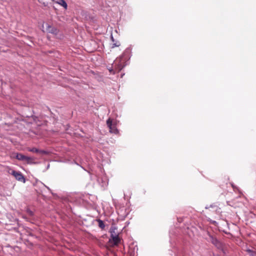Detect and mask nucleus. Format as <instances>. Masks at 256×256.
Segmentation results:
<instances>
[{"label":"nucleus","instance_id":"1","mask_svg":"<svg viewBox=\"0 0 256 256\" xmlns=\"http://www.w3.org/2000/svg\"><path fill=\"white\" fill-rule=\"evenodd\" d=\"M125 60L123 56H120L118 58H116L115 61L114 68L116 69L118 72L121 70L126 65Z\"/></svg>","mask_w":256,"mask_h":256},{"label":"nucleus","instance_id":"2","mask_svg":"<svg viewBox=\"0 0 256 256\" xmlns=\"http://www.w3.org/2000/svg\"><path fill=\"white\" fill-rule=\"evenodd\" d=\"M106 124L109 128L110 132L111 133H114V134H116L118 132V130L116 127V125L115 124H113L112 122V120L109 118L106 120Z\"/></svg>","mask_w":256,"mask_h":256},{"label":"nucleus","instance_id":"3","mask_svg":"<svg viewBox=\"0 0 256 256\" xmlns=\"http://www.w3.org/2000/svg\"><path fill=\"white\" fill-rule=\"evenodd\" d=\"M11 174L14 176L16 179L18 181L22 182L24 183L26 182V179L24 176L20 172L12 170Z\"/></svg>","mask_w":256,"mask_h":256},{"label":"nucleus","instance_id":"4","mask_svg":"<svg viewBox=\"0 0 256 256\" xmlns=\"http://www.w3.org/2000/svg\"><path fill=\"white\" fill-rule=\"evenodd\" d=\"M208 234L210 237V242L218 248H222L221 242L216 238L210 234L208 232Z\"/></svg>","mask_w":256,"mask_h":256},{"label":"nucleus","instance_id":"5","mask_svg":"<svg viewBox=\"0 0 256 256\" xmlns=\"http://www.w3.org/2000/svg\"><path fill=\"white\" fill-rule=\"evenodd\" d=\"M120 238L118 235L116 236H112L110 237L109 240V242L112 244L114 246H117L120 242Z\"/></svg>","mask_w":256,"mask_h":256},{"label":"nucleus","instance_id":"6","mask_svg":"<svg viewBox=\"0 0 256 256\" xmlns=\"http://www.w3.org/2000/svg\"><path fill=\"white\" fill-rule=\"evenodd\" d=\"M46 30L48 33H50L54 34H57L58 33V30L56 28L48 24H46Z\"/></svg>","mask_w":256,"mask_h":256},{"label":"nucleus","instance_id":"7","mask_svg":"<svg viewBox=\"0 0 256 256\" xmlns=\"http://www.w3.org/2000/svg\"><path fill=\"white\" fill-rule=\"evenodd\" d=\"M60 6H62L65 9L67 8V4L64 0H52Z\"/></svg>","mask_w":256,"mask_h":256},{"label":"nucleus","instance_id":"8","mask_svg":"<svg viewBox=\"0 0 256 256\" xmlns=\"http://www.w3.org/2000/svg\"><path fill=\"white\" fill-rule=\"evenodd\" d=\"M116 230H117V228L114 226L111 227V228H110V237L112 236H116L118 235L117 234Z\"/></svg>","mask_w":256,"mask_h":256},{"label":"nucleus","instance_id":"9","mask_svg":"<svg viewBox=\"0 0 256 256\" xmlns=\"http://www.w3.org/2000/svg\"><path fill=\"white\" fill-rule=\"evenodd\" d=\"M110 38H111L112 42H113V44H112V48L119 46H120V42L118 41H115L112 34L110 36Z\"/></svg>","mask_w":256,"mask_h":256},{"label":"nucleus","instance_id":"10","mask_svg":"<svg viewBox=\"0 0 256 256\" xmlns=\"http://www.w3.org/2000/svg\"><path fill=\"white\" fill-rule=\"evenodd\" d=\"M16 157L20 160L24 161L26 156L22 154H17Z\"/></svg>","mask_w":256,"mask_h":256},{"label":"nucleus","instance_id":"11","mask_svg":"<svg viewBox=\"0 0 256 256\" xmlns=\"http://www.w3.org/2000/svg\"><path fill=\"white\" fill-rule=\"evenodd\" d=\"M34 158L32 157H29L26 156V159L24 160V162H26L28 164H32L34 163Z\"/></svg>","mask_w":256,"mask_h":256},{"label":"nucleus","instance_id":"12","mask_svg":"<svg viewBox=\"0 0 256 256\" xmlns=\"http://www.w3.org/2000/svg\"><path fill=\"white\" fill-rule=\"evenodd\" d=\"M98 226L100 228L102 229H104L105 227V224L104 222L101 220H98Z\"/></svg>","mask_w":256,"mask_h":256},{"label":"nucleus","instance_id":"13","mask_svg":"<svg viewBox=\"0 0 256 256\" xmlns=\"http://www.w3.org/2000/svg\"><path fill=\"white\" fill-rule=\"evenodd\" d=\"M247 252L249 254L250 256H256V252L251 250H247Z\"/></svg>","mask_w":256,"mask_h":256},{"label":"nucleus","instance_id":"14","mask_svg":"<svg viewBox=\"0 0 256 256\" xmlns=\"http://www.w3.org/2000/svg\"><path fill=\"white\" fill-rule=\"evenodd\" d=\"M28 150L30 152H36V153H38V152H39V149H38L35 148H28Z\"/></svg>","mask_w":256,"mask_h":256},{"label":"nucleus","instance_id":"15","mask_svg":"<svg viewBox=\"0 0 256 256\" xmlns=\"http://www.w3.org/2000/svg\"><path fill=\"white\" fill-rule=\"evenodd\" d=\"M38 153H40L42 154H48V152L44 150H39V152H38Z\"/></svg>","mask_w":256,"mask_h":256},{"label":"nucleus","instance_id":"16","mask_svg":"<svg viewBox=\"0 0 256 256\" xmlns=\"http://www.w3.org/2000/svg\"><path fill=\"white\" fill-rule=\"evenodd\" d=\"M27 212H28V214H29L30 216H33V214H34L33 212H32V210H27Z\"/></svg>","mask_w":256,"mask_h":256},{"label":"nucleus","instance_id":"17","mask_svg":"<svg viewBox=\"0 0 256 256\" xmlns=\"http://www.w3.org/2000/svg\"><path fill=\"white\" fill-rule=\"evenodd\" d=\"M109 71H110V72H113L114 70H112V69H109Z\"/></svg>","mask_w":256,"mask_h":256}]
</instances>
